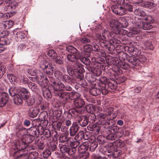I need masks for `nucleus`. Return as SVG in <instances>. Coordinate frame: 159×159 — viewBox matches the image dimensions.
Here are the masks:
<instances>
[{
  "label": "nucleus",
  "instance_id": "69168bd1",
  "mask_svg": "<svg viewBox=\"0 0 159 159\" xmlns=\"http://www.w3.org/2000/svg\"><path fill=\"white\" fill-rule=\"evenodd\" d=\"M98 145V142L96 141L91 143L89 148L91 152H93L97 147Z\"/></svg>",
  "mask_w": 159,
  "mask_h": 159
},
{
  "label": "nucleus",
  "instance_id": "f257e3e1",
  "mask_svg": "<svg viewBox=\"0 0 159 159\" xmlns=\"http://www.w3.org/2000/svg\"><path fill=\"white\" fill-rule=\"evenodd\" d=\"M74 106L75 109L70 110L66 114L68 116H70L74 118L79 116V114H82L84 113V105L85 102L82 98H76L74 100Z\"/></svg>",
  "mask_w": 159,
  "mask_h": 159
},
{
  "label": "nucleus",
  "instance_id": "c03bdc74",
  "mask_svg": "<svg viewBox=\"0 0 159 159\" xmlns=\"http://www.w3.org/2000/svg\"><path fill=\"white\" fill-rule=\"evenodd\" d=\"M134 13L136 15L144 17L146 15L145 12L141 9L139 8L136 9L134 11Z\"/></svg>",
  "mask_w": 159,
  "mask_h": 159
},
{
  "label": "nucleus",
  "instance_id": "bf43d9fd",
  "mask_svg": "<svg viewBox=\"0 0 159 159\" xmlns=\"http://www.w3.org/2000/svg\"><path fill=\"white\" fill-rule=\"evenodd\" d=\"M48 55L53 59H54L55 58H56V56L57 55L56 52L53 50H48Z\"/></svg>",
  "mask_w": 159,
  "mask_h": 159
},
{
  "label": "nucleus",
  "instance_id": "49530a36",
  "mask_svg": "<svg viewBox=\"0 0 159 159\" xmlns=\"http://www.w3.org/2000/svg\"><path fill=\"white\" fill-rule=\"evenodd\" d=\"M38 143L37 144V148L38 149L40 150H42L45 147V145L44 144V142L43 141H40L39 140H37ZM37 140L36 139L35 140V143H37Z\"/></svg>",
  "mask_w": 159,
  "mask_h": 159
},
{
  "label": "nucleus",
  "instance_id": "473e14b6",
  "mask_svg": "<svg viewBox=\"0 0 159 159\" xmlns=\"http://www.w3.org/2000/svg\"><path fill=\"white\" fill-rule=\"evenodd\" d=\"M27 151L26 152H24L20 154V155L16 156L18 154V152H15L13 155V157L15 159H28V156L26 153Z\"/></svg>",
  "mask_w": 159,
  "mask_h": 159
},
{
  "label": "nucleus",
  "instance_id": "f704fd0d",
  "mask_svg": "<svg viewBox=\"0 0 159 159\" xmlns=\"http://www.w3.org/2000/svg\"><path fill=\"white\" fill-rule=\"evenodd\" d=\"M62 125V123L61 122H58L55 123V124L53 125V128H54V130H58L60 131L61 129L62 131L64 132L66 131L68 128L66 127L62 129L61 127Z\"/></svg>",
  "mask_w": 159,
  "mask_h": 159
},
{
  "label": "nucleus",
  "instance_id": "aec40b11",
  "mask_svg": "<svg viewBox=\"0 0 159 159\" xmlns=\"http://www.w3.org/2000/svg\"><path fill=\"white\" fill-rule=\"evenodd\" d=\"M127 60L130 63L135 66L139 65L140 61L137 58L133 56H128Z\"/></svg>",
  "mask_w": 159,
  "mask_h": 159
},
{
  "label": "nucleus",
  "instance_id": "7ed1b4c3",
  "mask_svg": "<svg viewBox=\"0 0 159 159\" xmlns=\"http://www.w3.org/2000/svg\"><path fill=\"white\" fill-rule=\"evenodd\" d=\"M120 42V40L115 39H111L109 43L104 40H99V43L102 47L105 48L110 51H113Z\"/></svg>",
  "mask_w": 159,
  "mask_h": 159
},
{
  "label": "nucleus",
  "instance_id": "a19ab883",
  "mask_svg": "<svg viewBox=\"0 0 159 159\" xmlns=\"http://www.w3.org/2000/svg\"><path fill=\"white\" fill-rule=\"evenodd\" d=\"M59 146L60 151L62 153H68L69 148L68 146L66 145H60Z\"/></svg>",
  "mask_w": 159,
  "mask_h": 159
},
{
  "label": "nucleus",
  "instance_id": "37998d69",
  "mask_svg": "<svg viewBox=\"0 0 159 159\" xmlns=\"http://www.w3.org/2000/svg\"><path fill=\"white\" fill-rule=\"evenodd\" d=\"M87 118L88 121H89V123H93L95 121L96 116L94 114L92 113L88 116Z\"/></svg>",
  "mask_w": 159,
  "mask_h": 159
},
{
  "label": "nucleus",
  "instance_id": "f8f14e48",
  "mask_svg": "<svg viewBox=\"0 0 159 159\" xmlns=\"http://www.w3.org/2000/svg\"><path fill=\"white\" fill-rule=\"evenodd\" d=\"M101 125L97 123L89 125L87 128L89 130L93 131L96 134H98L100 132Z\"/></svg>",
  "mask_w": 159,
  "mask_h": 159
},
{
  "label": "nucleus",
  "instance_id": "2eb2a0df",
  "mask_svg": "<svg viewBox=\"0 0 159 159\" xmlns=\"http://www.w3.org/2000/svg\"><path fill=\"white\" fill-rule=\"evenodd\" d=\"M92 50L96 52V55L97 57H105L106 56V54L105 51L102 50H101L99 46L97 44H94L93 45Z\"/></svg>",
  "mask_w": 159,
  "mask_h": 159
},
{
  "label": "nucleus",
  "instance_id": "c9c22d12",
  "mask_svg": "<svg viewBox=\"0 0 159 159\" xmlns=\"http://www.w3.org/2000/svg\"><path fill=\"white\" fill-rule=\"evenodd\" d=\"M23 100L19 95L18 94L14 96L13 99L14 103L16 105H20L22 104L23 103Z\"/></svg>",
  "mask_w": 159,
  "mask_h": 159
},
{
  "label": "nucleus",
  "instance_id": "338daca9",
  "mask_svg": "<svg viewBox=\"0 0 159 159\" xmlns=\"http://www.w3.org/2000/svg\"><path fill=\"white\" fill-rule=\"evenodd\" d=\"M27 100L26 103L28 106H32L35 102L34 98L32 97H30Z\"/></svg>",
  "mask_w": 159,
  "mask_h": 159
},
{
  "label": "nucleus",
  "instance_id": "7c9ffc66",
  "mask_svg": "<svg viewBox=\"0 0 159 159\" xmlns=\"http://www.w3.org/2000/svg\"><path fill=\"white\" fill-rule=\"evenodd\" d=\"M43 95L44 97L47 99H50L52 97V94L49 89L45 87L42 89Z\"/></svg>",
  "mask_w": 159,
  "mask_h": 159
},
{
  "label": "nucleus",
  "instance_id": "5701e85b",
  "mask_svg": "<svg viewBox=\"0 0 159 159\" xmlns=\"http://www.w3.org/2000/svg\"><path fill=\"white\" fill-rule=\"evenodd\" d=\"M40 129L41 130H40V135L43 134L46 138H48V139H51L52 135L51 132L48 129H44V128L42 126L39 127V129Z\"/></svg>",
  "mask_w": 159,
  "mask_h": 159
},
{
  "label": "nucleus",
  "instance_id": "20e7f679",
  "mask_svg": "<svg viewBox=\"0 0 159 159\" xmlns=\"http://www.w3.org/2000/svg\"><path fill=\"white\" fill-rule=\"evenodd\" d=\"M40 66L47 74L50 75L53 74V67L52 64L49 63L46 61L44 60L42 62H41Z\"/></svg>",
  "mask_w": 159,
  "mask_h": 159
},
{
  "label": "nucleus",
  "instance_id": "13d9d810",
  "mask_svg": "<svg viewBox=\"0 0 159 159\" xmlns=\"http://www.w3.org/2000/svg\"><path fill=\"white\" fill-rule=\"evenodd\" d=\"M9 94L12 97L15 96L17 95L16 89L15 87H11L9 89Z\"/></svg>",
  "mask_w": 159,
  "mask_h": 159
},
{
  "label": "nucleus",
  "instance_id": "b1692460",
  "mask_svg": "<svg viewBox=\"0 0 159 159\" xmlns=\"http://www.w3.org/2000/svg\"><path fill=\"white\" fill-rule=\"evenodd\" d=\"M18 94L24 100H27L29 98V93L26 89L22 88Z\"/></svg>",
  "mask_w": 159,
  "mask_h": 159
},
{
  "label": "nucleus",
  "instance_id": "6ab92c4d",
  "mask_svg": "<svg viewBox=\"0 0 159 159\" xmlns=\"http://www.w3.org/2000/svg\"><path fill=\"white\" fill-rule=\"evenodd\" d=\"M8 94L5 92L1 93L0 98V107H3L4 106L8 99Z\"/></svg>",
  "mask_w": 159,
  "mask_h": 159
},
{
  "label": "nucleus",
  "instance_id": "6e6d98bb",
  "mask_svg": "<svg viewBox=\"0 0 159 159\" xmlns=\"http://www.w3.org/2000/svg\"><path fill=\"white\" fill-rule=\"evenodd\" d=\"M80 61L86 65H89L91 63L90 60L87 57H82L80 59Z\"/></svg>",
  "mask_w": 159,
  "mask_h": 159
},
{
  "label": "nucleus",
  "instance_id": "a878e982",
  "mask_svg": "<svg viewBox=\"0 0 159 159\" xmlns=\"http://www.w3.org/2000/svg\"><path fill=\"white\" fill-rule=\"evenodd\" d=\"M102 90V88H101V87H94L90 89V93L92 95L94 96L100 94L101 93L103 95H106L107 94L103 93Z\"/></svg>",
  "mask_w": 159,
  "mask_h": 159
},
{
  "label": "nucleus",
  "instance_id": "4be33fe9",
  "mask_svg": "<svg viewBox=\"0 0 159 159\" xmlns=\"http://www.w3.org/2000/svg\"><path fill=\"white\" fill-rule=\"evenodd\" d=\"M109 25L113 30H116L118 31L120 28V23L117 20L113 19H111L109 22Z\"/></svg>",
  "mask_w": 159,
  "mask_h": 159
},
{
  "label": "nucleus",
  "instance_id": "39448f33",
  "mask_svg": "<svg viewBox=\"0 0 159 159\" xmlns=\"http://www.w3.org/2000/svg\"><path fill=\"white\" fill-rule=\"evenodd\" d=\"M100 83L97 84L98 87L102 88L103 93L107 94L108 91L107 88V84H108L110 81L105 76L101 77L99 79Z\"/></svg>",
  "mask_w": 159,
  "mask_h": 159
},
{
  "label": "nucleus",
  "instance_id": "09e8293b",
  "mask_svg": "<svg viewBox=\"0 0 159 159\" xmlns=\"http://www.w3.org/2000/svg\"><path fill=\"white\" fill-rule=\"evenodd\" d=\"M7 77L10 81L13 84H14L17 81L16 76L12 74H10L7 75Z\"/></svg>",
  "mask_w": 159,
  "mask_h": 159
},
{
  "label": "nucleus",
  "instance_id": "ddd939ff",
  "mask_svg": "<svg viewBox=\"0 0 159 159\" xmlns=\"http://www.w3.org/2000/svg\"><path fill=\"white\" fill-rule=\"evenodd\" d=\"M27 133L30 136L34 138L38 137L40 134V130L35 127H30L27 129Z\"/></svg>",
  "mask_w": 159,
  "mask_h": 159
},
{
  "label": "nucleus",
  "instance_id": "3c124183",
  "mask_svg": "<svg viewBox=\"0 0 159 159\" xmlns=\"http://www.w3.org/2000/svg\"><path fill=\"white\" fill-rule=\"evenodd\" d=\"M67 57L68 60L74 63H73V64L77 62L76 61V56L74 54H69L67 55Z\"/></svg>",
  "mask_w": 159,
  "mask_h": 159
},
{
  "label": "nucleus",
  "instance_id": "8fccbe9b",
  "mask_svg": "<svg viewBox=\"0 0 159 159\" xmlns=\"http://www.w3.org/2000/svg\"><path fill=\"white\" fill-rule=\"evenodd\" d=\"M67 70L68 74L72 76L74 75H76L75 70H74L72 65L71 66H67Z\"/></svg>",
  "mask_w": 159,
  "mask_h": 159
},
{
  "label": "nucleus",
  "instance_id": "72a5a7b5",
  "mask_svg": "<svg viewBox=\"0 0 159 159\" xmlns=\"http://www.w3.org/2000/svg\"><path fill=\"white\" fill-rule=\"evenodd\" d=\"M32 150H33V148H30L28 150V153L26 152L28 156V159H35L38 155V153L36 152H32L30 151Z\"/></svg>",
  "mask_w": 159,
  "mask_h": 159
},
{
  "label": "nucleus",
  "instance_id": "864d4df0",
  "mask_svg": "<svg viewBox=\"0 0 159 159\" xmlns=\"http://www.w3.org/2000/svg\"><path fill=\"white\" fill-rule=\"evenodd\" d=\"M66 49L69 52L73 54L76 53L77 52V49L72 46H68L66 47Z\"/></svg>",
  "mask_w": 159,
  "mask_h": 159
},
{
  "label": "nucleus",
  "instance_id": "4468645a",
  "mask_svg": "<svg viewBox=\"0 0 159 159\" xmlns=\"http://www.w3.org/2000/svg\"><path fill=\"white\" fill-rule=\"evenodd\" d=\"M120 4H122L124 6V8L125 11V14L127 11L132 12L133 10V6L130 4L129 0H120Z\"/></svg>",
  "mask_w": 159,
  "mask_h": 159
},
{
  "label": "nucleus",
  "instance_id": "58836bf2",
  "mask_svg": "<svg viewBox=\"0 0 159 159\" xmlns=\"http://www.w3.org/2000/svg\"><path fill=\"white\" fill-rule=\"evenodd\" d=\"M144 30H148L152 29L153 26L151 25V24L147 22H143L142 23V26L141 27Z\"/></svg>",
  "mask_w": 159,
  "mask_h": 159
},
{
  "label": "nucleus",
  "instance_id": "f3484780",
  "mask_svg": "<svg viewBox=\"0 0 159 159\" xmlns=\"http://www.w3.org/2000/svg\"><path fill=\"white\" fill-rule=\"evenodd\" d=\"M97 37L99 39V40H104L107 41V39H111L110 32L107 30H104L102 33V35L100 34H96Z\"/></svg>",
  "mask_w": 159,
  "mask_h": 159
},
{
  "label": "nucleus",
  "instance_id": "052dcab7",
  "mask_svg": "<svg viewBox=\"0 0 159 159\" xmlns=\"http://www.w3.org/2000/svg\"><path fill=\"white\" fill-rule=\"evenodd\" d=\"M60 81H62L64 82H69L71 81V79L70 76L67 75H62V77Z\"/></svg>",
  "mask_w": 159,
  "mask_h": 159
},
{
  "label": "nucleus",
  "instance_id": "a211bd4d",
  "mask_svg": "<svg viewBox=\"0 0 159 159\" xmlns=\"http://www.w3.org/2000/svg\"><path fill=\"white\" fill-rule=\"evenodd\" d=\"M21 139L22 141L27 147H29L28 146V144L31 143L34 141V138L30 136L28 134H25L22 136Z\"/></svg>",
  "mask_w": 159,
  "mask_h": 159
},
{
  "label": "nucleus",
  "instance_id": "4c0bfd02",
  "mask_svg": "<svg viewBox=\"0 0 159 159\" xmlns=\"http://www.w3.org/2000/svg\"><path fill=\"white\" fill-rule=\"evenodd\" d=\"M155 5V4L153 2L150 1H148L145 2L144 3H143V5L142 6L145 8L151 9L154 7Z\"/></svg>",
  "mask_w": 159,
  "mask_h": 159
},
{
  "label": "nucleus",
  "instance_id": "e433bc0d",
  "mask_svg": "<svg viewBox=\"0 0 159 159\" xmlns=\"http://www.w3.org/2000/svg\"><path fill=\"white\" fill-rule=\"evenodd\" d=\"M118 66L120 68L124 70H127L129 67L128 64L122 61H120L118 62Z\"/></svg>",
  "mask_w": 159,
  "mask_h": 159
},
{
  "label": "nucleus",
  "instance_id": "c756f323",
  "mask_svg": "<svg viewBox=\"0 0 159 159\" xmlns=\"http://www.w3.org/2000/svg\"><path fill=\"white\" fill-rule=\"evenodd\" d=\"M98 57H93L91 59L92 63L94 65L102 64L103 63L104 60L103 58L100 57L101 56Z\"/></svg>",
  "mask_w": 159,
  "mask_h": 159
},
{
  "label": "nucleus",
  "instance_id": "de8ad7c7",
  "mask_svg": "<svg viewBox=\"0 0 159 159\" xmlns=\"http://www.w3.org/2000/svg\"><path fill=\"white\" fill-rule=\"evenodd\" d=\"M68 136L66 134L61 135L59 138V142L62 143H67V141L68 139Z\"/></svg>",
  "mask_w": 159,
  "mask_h": 159
},
{
  "label": "nucleus",
  "instance_id": "1a4fd4ad",
  "mask_svg": "<svg viewBox=\"0 0 159 159\" xmlns=\"http://www.w3.org/2000/svg\"><path fill=\"white\" fill-rule=\"evenodd\" d=\"M111 9L113 12L117 15L122 16L125 14V9L120 5H113L111 7Z\"/></svg>",
  "mask_w": 159,
  "mask_h": 159
},
{
  "label": "nucleus",
  "instance_id": "4d7b16f0",
  "mask_svg": "<svg viewBox=\"0 0 159 159\" xmlns=\"http://www.w3.org/2000/svg\"><path fill=\"white\" fill-rule=\"evenodd\" d=\"M48 102L45 101H43L41 103L40 108L42 110H45L47 109L49 106Z\"/></svg>",
  "mask_w": 159,
  "mask_h": 159
},
{
  "label": "nucleus",
  "instance_id": "ea45409f",
  "mask_svg": "<svg viewBox=\"0 0 159 159\" xmlns=\"http://www.w3.org/2000/svg\"><path fill=\"white\" fill-rule=\"evenodd\" d=\"M28 86L33 91L36 92L38 90V86L35 83L30 81L28 83Z\"/></svg>",
  "mask_w": 159,
  "mask_h": 159
},
{
  "label": "nucleus",
  "instance_id": "393cba45",
  "mask_svg": "<svg viewBox=\"0 0 159 159\" xmlns=\"http://www.w3.org/2000/svg\"><path fill=\"white\" fill-rule=\"evenodd\" d=\"M79 116V117L78 120L79 124L82 127L86 126L88 123L87 117L82 115Z\"/></svg>",
  "mask_w": 159,
  "mask_h": 159
},
{
  "label": "nucleus",
  "instance_id": "680f3d73",
  "mask_svg": "<svg viewBox=\"0 0 159 159\" xmlns=\"http://www.w3.org/2000/svg\"><path fill=\"white\" fill-rule=\"evenodd\" d=\"M84 51L87 53H90L92 50V46L90 44H87L83 47Z\"/></svg>",
  "mask_w": 159,
  "mask_h": 159
},
{
  "label": "nucleus",
  "instance_id": "603ef678",
  "mask_svg": "<svg viewBox=\"0 0 159 159\" xmlns=\"http://www.w3.org/2000/svg\"><path fill=\"white\" fill-rule=\"evenodd\" d=\"M77 79H79V85H81L82 87H84L87 85V83L85 80L83 79L84 77V75L82 78L79 77L78 76H76Z\"/></svg>",
  "mask_w": 159,
  "mask_h": 159
},
{
  "label": "nucleus",
  "instance_id": "774afa93",
  "mask_svg": "<svg viewBox=\"0 0 159 159\" xmlns=\"http://www.w3.org/2000/svg\"><path fill=\"white\" fill-rule=\"evenodd\" d=\"M96 116L99 121L103 120L106 117V115L102 113H98Z\"/></svg>",
  "mask_w": 159,
  "mask_h": 159
},
{
  "label": "nucleus",
  "instance_id": "cd10ccee",
  "mask_svg": "<svg viewBox=\"0 0 159 159\" xmlns=\"http://www.w3.org/2000/svg\"><path fill=\"white\" fill-rule=\"evenodd\" d=\"M89 137L86 134H84V132L83 131H81L75 137V139L78 142L81 140L83 139L85 140H87Z\"/></svg>",
  "mask_w": 159,
  "mask_h": 159
},
{
  "label": "nucleus",
  "instance_id": "bb28decb",
  "mask_svg": "<svg viewBox=\"0 0 159 159\" xmlns=\"http://www.w3.org/2000/svg\"><path fill=\"white\" fill-rule=\"evenodd\" d=\"M89 143L88 142H84L78 148V151L80 153H83L88 149Z\"/></svg>",
  "mask_w": 159,
  "mask_h": 159
},
{
  "label": "nucleus",
  "instance_id": "6e6552de",
  "mask_svg": "<svg viewBox=\"0 0 159 159\" xmlns=\"http://www.w3.org/2000/svg\"><path fill=\"white\" fill-rule=\"evenodd\" d=\"M90 42V39L86 37H80L76 40L74 44L78 47H82L84 44H87Z\"/></svg>",
  "mask_w": 159,
  "mask_h": 159
},
{
  "label": "nucleus",
  "instance_id": "79ce46f5",
  "mask_svg": "<svg viewBox=\"0 0 159 159\" xmlns=\"http://www.w3.org/2000/svg\"><path fill=\"white\" fill-rule=\"evenodd\" d=\"M56 147L55 142L53 140L51 141L48 145V149L52 152L55 150Z\"/></svg>",
  "mask_w": 159,
  "mask_h": 159
},
{
  "label": "nucleus",
  "instance_id": "e2e57ef3",
  "mask_svg": "<svg viewBox=\"0 0 159 159\" xmlns=\"http://www.w3.org/2000/svg\"><path fill=\"white\" fill-rule=\"evenodd\" d=\"M33 122L34 125V126H35L36 127H37L38 129L40 130L41 129H39L40 127L42 126L41 125L42 121L39 119H36L33 121Z\"/></svg>",
  "mask_w": 159,
  "mask_h": 159
},
{
  "label": "nucleus",
  "instance_id": "c85d7f7f",
  "mask_svg": "<svg viewBox=\"0 0 159 159\" xmlns=\"http://www.w3.org/2000/svg\"><path fill=\"white\" fill-rule=\"evenodd\" d=\"M39 112V109L35 107L29 109V114L30 117L34 118L36 117Z\"/></svg>",
  "mask_w": 159,
  "mask_h": 159
},
{
  "label": "nucleus",
  "instance_id": "0e129e2a",
  "mask_svg": "<svg viewBox=\"0 0 159 159\" xmlns=\"http://www.w3.org/2000/svg\"><path fill=\"white\" fill-rule=\"evenodd\" d=\"M120 27H122L123 28H126L129 25V23L128 21L125 19H122L121 22H120Z\"/></svg>",
  "mask_w": 159,
  "mask_h": 159
},
{
  "label": "nucleus",
  "instance_id": "9d476101",
  "mask_svg": "<svg viewBox=\"0 0 159 159\" xmlns=\"http://www.w3.org/2000/svg\"><path fill=\"white\" fill-rule=\"evenodd\" d=\"M16 134L18 137H20L27 133V129L20 125H18L14 128Z\"/></svg>",
  "mask_w": 159,
  "mask_h": 159
},
{
  "label": "nucleus",
  "instance_id": "dca6fc26",
  "mask_svg": "<svg viewBox=\"0 0 159 159\" xmlns=\"http://www.w3.org/2000/svg\"><path fill=\"white\" fill-rule=\"evenodd\" d=\"M48 113L46 111L41 112L39 115V119L43 122V124L44 126L47 125L48 124Z\"/></svg>",
  "mask_w": 159,
  "mask_h": 159
},
{
  "label": "nucleus",
  "instance_id": "423d86ee",
  "mask_svg": "<svg viewBox=\"0 0 159 159\" xmlns=\"http://www.w3.org/2000/svg\"><path fill=\"white\" fill-rule=\"evenodd\" d=\"M72 66L75 70L76 76H78L79 77L82 78L83 76V73L84 72L82 65L80 62H76L75 63L72 65Z\"/></svg>",
  "mask_w": 159,
  "mask_h": 159
},
{
  "label": "nucleus",
  "instance_id": "412c9836",
  "mask_svg": "<svg viewBox=\"0 0 159 159\" xmlns=\"http://www.w3.org/2000/svg\"><path fill=\"white\" fill-rule=\"evenodd\" d=\"M79 127L77 123H73L70 129V134L71 136H75L78 131Z\"/></svg>",
  "mask_w": 159,
  "mask_h": 159
},
{
  "label": "nucleus",
  "instance_id": "9b49d317",
  "mask_svg": "<svg viewBox=\"0 0 159 159\" xmlns=\"http://www.w3.org/2000/svg\"><path fill=\"white\" fill-rule=\"evenodd\" d=\"M48 83L49 80L46 75L43 74L40 75L39 77L38 84L41 87L43 88L46 87Z\"/></svg>",
  "mask_w": 159,
  "mask_h": 159
},
{
  "label": "nucleus",
  "instance_id": "f03ea898",
  "mask_svg": "<svg viewBox=\"0 0 159 159\" xmlns=\"http://www.w3.org/2000/svg\"><path fill=\"white\" fill-rule=\"evenodd\" d=\"M64 87V84L62 83L57 81L54 82L52 87L53 89V92L56 96L67 100L69 95V93L62 91Z\"/></svg>",
  "mask_w": 159,
  "mask_h": 159
},
{
  "label": "nucleus",
  "instance_id": "2f4dec72",
  "mask_svg": "<svg viewBox=\"0 0 159 159\" xmlns=\"http://www.w3.org/2000/svg\"><path fill=\"white\" fill-rule=\"evenodd\" d=\"M84 108V112L86 111L88 112H94L95 110L98 109L99 108L96 107L93 104H89L86 106Z\"/></svg>",
  "mask_w": 159,
  "mask_h": 159
},
{
  "label": "nucleus",
  "instance_id": "0eeeda50",
  "mask_svg": "<svg viewBox=\"0 0 159 159\" xmlns=\"http://www.w3.org/2000/svg\"><path fill=\"white\" fill-rule=\"evenodd\" d=\"M15 145L16 148L18 151L23 150L21 152H26H26L28 153V150H30V148H32L31 147H27L24 143L22 141L21 139L20 140H18L16 142Z\"/></svg>",
  "mask_w": 159,
  "mask_h": 159
},
{
  "label": "nucleus",
  "instance_id": "a18cd8bd",
  "mask_svg": "<svg viewBox=\"0 0 159 159\" xmlns=\"http://www.w3.org/2000/svg\"><path fill=\"white\" fill-rule=\"evenodd\" d=\"M108 86L111 89H116L117 86V82L114 81L113 80L111 82L109 81L108 84Z\"/></svg>",
  "mask_w": 159,
  "mask_h": 159
},
{
  "label": "nucleus",
  "instance_id": "5fc2aeb1",
  "mask_svg": "<svg viewBox=\"0 0 159 159\" xmlns=\"http://www.w3.org/2000/svg\"><path fill=\"white\" fill-rule=\"evenodd\" d=\"M54 58L55 62L58 64L62 65L63 64V57L59 56H57Z\"/></svg>",
  "mask_w": 159,
  "mask_h": 159
}]
</instances>
